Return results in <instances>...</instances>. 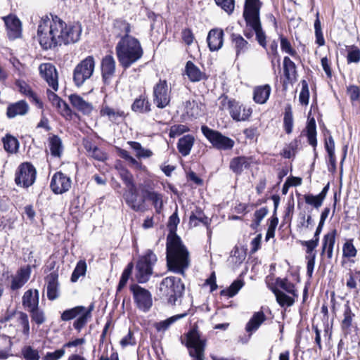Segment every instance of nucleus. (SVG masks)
Segmentation results:
<instances>
[{
  "label": "nucleus",
  "mask_w": 360,
  "mask_h": 360,
  "mask_svg": "<svg viewBox=\"0 0 360 360\" xmlns=\"http://www.w3.org/2000/svg\"><path fill=\"white\" fill-rule=\"evenodd\" d=\"M300 243L302 246L306 247V256H314V257H316V252L314 250L319 245V240L316 238H312L309 240H300Z\"/></svg>",
  "instance_id": "50"
},
{
  "label": "nucleus",
  "mask_w": 360,
  "mask_h": 360,
  "mask_svg": "<svg viewBox=\"0 0 360 360\" xmlns=\"http://www.w3.org/2000/svg\"><path fill=\"white\" fill-rule=\"evenodd\" d=\"M185 72L189 80L192 82H198L207 79L205 73L202 72L192 61L188 60L186 63Z\"/></svg>",
  "instance_id": "27"
},
{
  "label": "nucleus",
  "mask_w": 360,
  "mask_h": 360,
  "mask_svg": "<svg viewBox=\"0 0 360 360\" xmlns=\"http://www.w3.org/2000/svg\"><path fill=\"white\" fill-rule=\"evenodd\" d=\"M39 290L30 289L25 292L22 298V303L24 307L28 308L30 310L39 306Z\"/></svg>",
  "instance_id": "28"
},
{
  "label": "nucleus",
  "mask_w": 360,
  "mask_h": 360,
  "mask_svg": "<svg viewBox=\"0 0 360 360\" xmlns=\"http://www.w3.org/2000/svg\"><path fill=\"white\" fill-rule=\"evenodd\" d=\"M93 305H91L88 309H85L80 316L74 321L73 326L79 332L86 324L88 319L91 316Z\"/></svg>",
  "instance_id": "46"
},
{
  "label": "nucleus",
  "mask_w": 360,
  "mask_h": 360,
  "mask_svg": "<svg viewBox=\"0 0 360 360\" xmlns=\"http://www.w3.org/2000/svg\"><path fill=\"white\" fill-rule=\"evenodd\" d=\"M245 21L247 26L250 27L255 32L258 44L266 49V36L262 30L259 16L245 18Z\"/></svg>",
  "instance_id": "19"
},
{
  "label": "nucleus",
  "mask_w": 360,
  "mask_h": 360,
  "mask_svg": "<svg viewBox=\"0 0 360 360\" xmlns=\"http://www.w3.org/2000/svg\"><path fill=\"white\" fill-rule=\"evenodd\" d=\"M113 25L117 37L121 38L123 36H130L129 34L131 32V26L126 20L116 19Z\"/></svg>",
  "instance_id": "42"
},
{
  "label": "nucleus",
  "mask_w": 360,
  "mask_h": 360,
  "mask_svg": "<svg viewBox=\"0 0 360 360\" xmlns=\"http://www.w3.org/2000/svg\"><path fill=\"white\" fill-rule=\"evenodd\" d=\"M123 198L126 204L134 212H144L146 208L144 199H139V193L136 186L127 188L123 193Z\"/></svg>",
  "instance_id": "14"
},
{
  "label": "nucleus",
  "mask_w": 360,
  "mask_h": 360,
  "mask_svg": "<svg viewBox=\"0 0 360 360\" xmlns=\"http://www.w3.org/2000/svg\"><path fill=\"white\" fill-rule=\"evenodd\" d=\"M4 21L7 34L10 39H15L21 34V22L20 20L13 15H8L2 18Z\"/></svg>",
  "instance_id": "20"
},
{
  "label": "nucleus",
  "mask_w": 360,
  "mask_h": 360,
  "mask_svg": "<svg viewBox=\"0 0 360 360\" xmlns=\"http://www.w3.org/2000/svg\"><path fill=\"white\" fill-rule=\"evenodd\" d=\"M46 283L47 297L49 300L53 301L60 297V284L58 282V274L53 271L50 273L45 278Z\"/></svg>",
  "instance_id": "17"
},
{
  "label": "nucleus",
  "mask_w": 360,
  "mask_h": 360,
  "mask_svg": "<svg viewBox=\"0 0 360 360\" xmlns=\"http://www.w3.org/2000/svg\"><path fill=\"white\" fill-rule=\"evenodd\" d=\"M244 281L241 279L235 280L231 285L226 288L221 290L220 295L221 296H227L228 297H232L235 296L240 288L243 286Z\"/></svg>",
  "instance_id": "44"
},
{
  "label": "nucleus",
  "mask_w": 360,
  "mask_h": 360,
  "mask_svg": "<svg viewBox=\"0 0 360 360\" xmlns=\"http://www.w3.org/2000/svg\"><path fill=\"white\" fill-rule=\"evenodd\" d=\"M276 284L286 291L288 293L291 294L295 297L297 296L295 289V285L292 283L288 281L287 278H277L276 279Z\"/></svg>",
  "instance_id": "53"
},
{
  "label": "nucleus",
  "mask_w": 360,
  "mask_h": 360,
  "mask_svg": "<svg viewBox=\"0 0 360 360\" xmlns=\"http://www.w3.org/2000/svg\"><path fill=\"white\" fill-rule=\"evenodd\" d=\"M31 314L32 321L36 323L38 326L42 324L46 319L43 311L39 310V306L37 308H32L29 310Z\"/></svg>",
  "instance_id": "58"
},
{
  "label": "nucleus",
  "mask_w": 360,
  "mask_h": 360,
  "mask_svg": "<svg viewBox=\"0 0 360 360\" xmlns=\"http://www.w3.org/2000/svg\"><path fill=\"white\" fill-rule=\"evenodd\" d=\"M189 128L184 124L174 125L171 127L169 130V136L170 138H174L185 132L189 131Z\"/></svg>",
  "instance_id": "64"
},
{
  "label": "nucleus",
  "mask_w": 360,
  "mask_h": 360,
  "mask_svg": "<svg viewBox=\"0 0 360 360\" xmlns=\"http://www.w3.org/2000/svg\"><path fill=\"white\" fill-rule=\"evenodd\" d=\"M335 235L336 230L333 229L325 234L323 238L321 255H323L325 252H326L327 257L329 259L333 257V247L335 242Z\"/></svg>",
  "instance_id": "29"
},
{
  "label": "nucleus",
  "mask_w": 360,
  "mask_h": 360,
  "mask_svg": "<svg viewBox=\"0 0 360 360\" xmlns=\"http://www.w3.org/2000/svg\"><path fill=\"white\" fill-rule=\"evenodd\" d=\"M69 100L72 105L84 115H90L94 109L91 103L84 101L77 94H71Z\"/></svg>",
  "instance_id": "24"
},
{
  "label": "nucleus",
  "mask_w": 360,
  "mask_h": 360,
  "mask_svg": "<svg viewBox=\"0 0 360 360\" xmlns=\"http://www.w3.org/2000/svg\"><path fill=\"white\" fill-rule=\"evenodd\" d=\"M39 73L54 91L58 89V72L56 67L51 63H42L39 67Z\"/></svg>",
  "instance_id": "16"
},
{
  "label": "nucleus",
  "mask_w": 360,
  "mask_h": 360,
  "mask_svg": "<svg viewBox=\"0 0 360 360\" xmlns=\"http://www.w3.org/2000/svg\"><path fill=\"white\" fill-rule=\"evenodd\" d=\"M216 4L221 7L228 14L233 13L235 6V0H214Z\"/></svg>",
  "instance_id": "62"
},
{
  "label": "nucleus",
  "mask_w": 360,
  "mask_h": 360,
  "mask_svg": "<svg viewBox=\"0 0 360 360\" xmlns=\"http://www.w3.org/2000/svg\"><path fill=\"white\" fill-rule=\"evenodd\" d=\"M232 44L234 46L236 53V57L245 53L249 49V43L239 34L233 33L231 36Z\"/></svg>",
  "instance_id": "34"
},
{
  "label": "nucleus",
  "mask_w": 360,
  "mask_h": 360,
  "mask_svg": "<svg viewBox=\"0 0 360 360\" xmlns=\"http://www.w3.org/2000/svg\"><path fill=\"white\" fill-rule=\"evenodd\" d=\"M306 129H307V136L309 144L315 148L317 146V139H316V121L314 117H312L308 120Z\"/></svg>",
  "instance_id": "41"
},
{
  "label": "nucleus",
  "mask_w": 360,
  "mask_h": 360,
  "mask_svg": "<svg viewBox=\"0 0 360 360\" xmlns=\"http://www.w3.org/2000/svg\"><path fill=\"white\" fill-rule=\"evenodd\" d=\"M224 31L219 28L210 30L207 37L209 49L211 51H219L224 44Z\"/></svg>",
  "instance_id": "21"
},
{
  "label": "nucleus",
  "mask_w": 360,
  "mask_h": 360,
  "mask_svg": "<svg viewBox=\"0 0 360 360\" xmlns=\"http://www.w3.org/2000/svg\"><path fill=\"white\" fill-rule=\"evenodd\" d=\"M354 316V314L352 313L349 306L346 305L344 311V319L341 324L343 330H348L350 328Z\"/></svg>",
  "instance_id": "56"
},
{
  "label": "nucleus",
  "mask_w": 360,
  "mask_h": 360,
  "mask_svg": "<svg viewBox=\"0 0 360 360\" xmlns=\"http://www.w3.org/2000/svg\"><path fill=\"white\" fill-rule=\"evenodd\" d=\"M185 110L186 114L193 118H197L202 115L198 103L195 101H187L185 103Z\"/></svg>",
  "instance_id": "49"
},
{
  "label": "nucleus",
  "mask_w": 360,
  "mask_h": 360,
  "mask_svg": "<svg viewBox=\"0 0 360 360\" xmlns=\"http://www.w3.org/2000/svg\"><path fill=\"white\" fill-rule=\"evenodd\" d=\"M120 65L124 70L139 61L143 55L140 41L132 36H123L115 46Z\"/></svg>",
  "instance_id": "2"
},
{
  "label": "nucleus",
  "mask_w": 360,
  "mask_h": 360,
  "mask_svg": "<svg viewBox=\"0 0 360 360\" xmlns=\"http://www.w3.org/2000/svg\"><path fill=\"white\" fill-rule=\"evenodd\" d=\"M149 195H150L146 198V200L151 201L155 212L157 213H160L163 207L162 195L155 191L152 193H149Z\"/></svg>",
  "instance_id": "51"
},
{
  "label": "nucleus",
  "mask_w": 360,
  "mask_h": 360,
  "mask_svg": "<svg viewBox=\"0 0 360 360\" xmlns=\"http://www.w3.org/2000/svg\"><path fill=\"white\" fill-rule=\"evenodd\" d=\"M129 289L136 307L143 312H148L153 306L150 292L136 283L130 285Z\"/></svg>",
  "instance_id": "10"
},
{
  "label": "nucleus",
  "mask_w": 360,
  "mask_h": 360,
  "mask_svg": "<svg viewBox=\"0 0 360 360\" xmlns=\"http://www.w3.org/2000/svg\"><path fill=\"white\" fill-rule=\"evenodd\" d=\"M186 342L181 339V343L188 349L191 357L193 360H204V352L205 349L206 340L201 338V335L197 328H192L186 334Z\"/></svg>",
  "instance_id": "7"
},
{
  "label": "nucleus",
  "mask_w": 360,
  "mask_h": 360,
  "mask_svg": "<svg viewBox=\"0 0 360 360\" xmlns=\"http://www.w3.org/2000/svg\"><path fill=\"white\" fill-rule=\"evenodd\" d=\"M158 261V257L153 250H147L141 256L136 264V278L139 283L148 282L153 274V266Z\"/></svg>",
  "instance_id": "6"
},
{
  "label": "nucleus",
  "mask_w": 360,
  "mask_h": 360,
  "mask_svg": "<svg viewBox=\"0 0 360 360\" xmlns=\"http://www.w3.org/2000/svg\"><path fill=\"white\" fill-rule=\"evenodd\" d=\"M84 306H77L73 308L65 310L60 316V319L63 321H70L85 311Z\"/></svg>",
  "instance_id": "47"
},
{
  "label": "nucleus",
  "mask_w": 360,
  "mask_h": 360,
  "mask_svg": "<svg viewBox=\"0 0 360 360\" xmlns=\"http://www.w3.org/2000/svg\"><path fill=\"white\" fill-rule=\"evenodd\" d=\"M131 108L136 113L148 114L151 111V103L146 94H141L134 100Z\"/></svg>",
  "instance_id": "26"
},
{
  "label": "nucleus",
  "mask_w": 360,
  "mask_h": 360,
  "mask_svg": "<svg viewBox=\"0 0 360 360\" xmlns=\"http://www.w3.org/2000/svg\"><path fill=\"white\" fill-rule=\"evenodd\" d=\"M101 115L102 116H108L109 120L112 122L116 121L117 117H125V113L123 110H115L108 105L102 108L101 110Z\"/></svg>",
  "instance_id": "48"
},
{
  "label": "nucleus",
  "mask_w": 360,
  "mask_h": 360,
  "mask_svg": "<svg viewBox=\"0 0 360 360\" xmlns=\"http://www.w3.org/2000/svg\"><path fill=\"white\" fill-rule=\"evenodd\" d=\"M37 171L30 162H24L20 165L15 177V182L18 186L28 188L32 186L36 179Z\"/></svg>",
  "instance_id": "12"
},
{
  "label": "nucleus",
  "mask_w": 360,
  "mask_h": 360,
  "mask_svg": "<svg viewBox=\"0 0 360 360\" xmlns=\"http://www.w3.org/2000/svg\"><path fill=\"white\" fill-rule=\"evenodd\" d=\"M252 158L246 156H238L232 158L229 163V169L236 175H240L244 169H249L251 166Z\"/></svg>",
  "instance_id": "23"
},
{
  "label": "nucleus",
  "mask_w": 360,
  "mask_h": 360,
  "mask_svg": "<svg viewBox=\"0 0 360 360\" xmlns=\"http://www.w3.org/2000/svg\"><path fill=\"white\" fill-rule=\"evenodd\" d=\"M179 223L176 206L174 212L169 217L167 224L169 233L167 237L166 261L169 271L185 276V271L190 266L189 252L176 233Z\"/></svg>",
  "instance_id": "1"
},
{
  "label": "nucleus",
  "mask_w": 360,
  "mask_h": 360,
  "mask_svg": "<svg viewBox=\"0 0 360 360\" xmlns=\"http://www.w3.org/2000/svg\"><path fill=\"white\" fill-rule=\"evenodd\" d=\"M184 290V284L180 278L167 276L160 283L157 295L168 304L175 305L178 300L183 297Z\"/></svg>",
  "instance_id": "3"
},
{
  "label": "nucleus",
  "mask_w": 360,
  "mask_h": 360,
  "mask_svg": "<svg viewBox=\"0 0 360 360\" xmlns=\"http://www.w3.org/2000/svg\"><path fill=\"white\" fill-rule=\"evenodd\" d=\"M121 179L127 186V188L136 186L134 181V176L131 172L126 169H122L120 172Z\"/></svg>",
  "instance_id": "59"
},
{
  "label": "nucleus",
  "mask_w": 360,
  "mask_h": 360,
  "mask_svg": "<svg viewBox=\"0 0 360 360\" xmlns=\"http://www.w3.org/2000/svg\"><path fill=\"white\" fill-rule=\"evenodd\" d=\"M58 30L55 21L51 22L48 17L41 18L37 28V37L44 50H49L59 46Z\"/></svg>",
  "instance_id": "4"
},
{
  "label": "nucleus",
  "mask_w": 360,
  "mask_h": 360,
  "mask_svg": "<svg viewBox=\"0 0 360 360\" xmlns=\"http://www.w3.org/2000/svg\"><path fill=\"white\" fill-rule=\"evenodd\" d=\"M201 131L212 146L219 150H230L235 146L232 139L224 136L220 131L212 129L207 125L201 127Z\"/></svg>",
  "instance_id": "8"
},
{
  "label": "nucleus",
  "mask_w": 360,
  "mask_h": 360,
  "mask_svg": "<svg viewBox=\"0 0 360 360\" xmlns=\"http://www.w3.org/2000/svg\"><path fill=\"white\" fill-rule=\"evenodd\" d=\"M221 104L223 108H226L233 120L238 121H245L251 115L252 110L245 109L242 105L234 99H229L228 96L221 97Z\"/></svg>",
  "instance_id": "11"
},
{
  "label": "nucleus",
  "mask_w": 360,
  "mask_h": 360,
  "mask_svg": "<svg viewBox=\"0 0 360 360\" xmlns=\"http://www.w3.org/2000/svg\"><path fill=\"white\" fill-rule=\"evenodd\" d=\"M283 124L286 134H290L293 127V117L290 108L288 110L285 109L283 118Z\"/></svg>",
  "instance_id": "57"
},
{
  "label": "nucleus",
  "mask_w": 360,
  "mask_h": 360,
  "mask_svg": "<svg viewBox=\"0 0 360 360\" xmlns=\"http://www.w3.org/2000/svg\"><path fill=\"white\" fill-rule=\"evenodd\" d=\"M304 201L307 204L314 206L316 209L319 208L323 202L318 195L306 194L304 195Z\"/></svg>",
  "instance_id": "61"
},
{
  "label": "nucleus",
  "mask_w": 360,
  "mask_h": 360,
  "mask_svg": "<svg viewBox=\"0 0 360 360\" xmlns=\"http://www.w3.org/2000/svg\"><path fill=\"white\" fill-rule=\"evenodd\" d=\"M2 142L5 150L7 152L14 153L18 151L19 148V142L15 137L11 136V134H6L2 139Z\"/></svg>",
  "instance_id": "43"
},
{
  "label": "nucleus",
  "mask_w": 360,
  "mask_h": 360,
  "mask_svg": "<svg viewBox=\"0 0 360 360\" xmlns=\"http://www.w3.org/2000/svg\"><path fill=\"white\" fill-rule=\"evenodd\" d=\"M116 63L112 56L107 55L101 60V75L104 84H109L115 72Z\"/></svg>",
  "instance_id": "18"
},
{
  "label": "nucleus",
  "mask_w": 360,
  "mask_h": 360,
  "mask_svg": "<svg viewBox=\"0 0 360 360\" xmlns=\"http://www.w3.org/2000/svg\"><path fill=\"white\" fill-rule=\"evenodd\" d=\"M273 292L276 297L277 302L281 307H290L295 302L294 298L287 295L285 292L278 289H274Z\"/></svg>",
  "instance_id": "45"
},
{
  "label": "nucleus",
  "mask_w": 360,
  "mask_h": 360,
  "mask_svg": "<svg viewBox=\"0 0 360 360\" xmlns=\"http://www.w3.org/2000/svg\"><path fill=\"white\" fill-rule=\"evenodd\" d=\"M29 110V105L24 100L11 103L6 109V115L8 118H14L18 115H25Z\"/></svg>",
  "instance_id": "25"
},
{
  "label": "nucleus",
  "mask_w": 360,
  "mask_h": 360,
  "mask_svg": "<svg viewBox=\"0 0 360 360\" xmlns=\"http://www.w3.org/2000/svg\"><path fill=\"white\" fill-rule=\"evenodd\" d=\"M195 221L202 223L208 228L211 220L207 216H205V213L200 208L196 207L195 210L193 211L190 215L189 223L190 224H193V226H197L198 224L195 222Z\"/></svg>",
  "instance_id": "37"
},
{
  "label": "nucleus",
  "mask_w": 360,
  "mask_h": 360,
  "mask_svg": "<svg viewBox=\"0 0 360 360\" xmlns=\"http://www.w3.org/2000/svg\"><path fill=\"white\" fill-rule=\"evenodd\" d=\"M53 21L58 30L57 40L59 46L62 44L65 45L75 44L79 40L82 33V27L79 24L67 25L57 16L53 18Z\"/></svg>",
  "instance_id": "5"
},
{
  "label": "nucleus",
  "mask_w": 360,
  "mask_h": 360,
  "mask_svg": "<svg viewBox=\"0 0 360 360\" xmlns=\"http://www.w3.org/2000/svg\"><path fill=\"white\" fill-rule=\"evenodd\" d=\"M347 60L348 63H357L360 61V49L355 45L348 47Z\"/></svg>",
  "instance_id": "55"
},
{
  "label": "nucleus",
  "mask_w": 360,
  "mask_h": 360,
  "mask_svg": "<svg viewBox=\"0 0 360 360\" xmlns=\"http://www.w3.org/2000/svg\"><path fill=\"white\" fill-rule=\"evenodd\" d=\"M281 48L283 52H285L291 56H295L297 54L296 51L292 47L290 42L285 37H280Z\"/></svg>",
  "instance_id": "63"
},
{
  "label": "nucleus",
  "mask_w": 360,
  "mask_h": 360,
  "mask_svg": "<svg viewBox=\"0 0 360 360\" xmlns=\"http://www.w3.org/2000/svg\"><path fill=\"white\" fill-rule=\"evenodd\" d=\"M266 319V317L262 311L255 312L245 326L246 331L250 333L255 332Z\"/></svg>",
  "instance_id": "32"
},
{
  "label": "nucleus",
  "mask_w": 360,
  "mask_h": 360,
  "mask_svg": "<svg viewBox=\"0 0 360 360\" xmlns=\"http://www.w3.org/2000/svg\"><path fill=\"white\" fill-rule=\"evenodd\" d=\"M194 136L191 134L184 135L179 139L177 148L181 155L187 156L190 154L194 144Z\"/></svg>",
  "instance_id": "30"
},
{
  "label": "nucleus",
  "mask_w": 360,
  "mask_h": 360,
  "mask_svg": "<svg viewBox=\"0 0 360 360\" xmlns=\"http://www.w3.org/2000/svg\"><path fill=\"white\" fill-rule=\"evenodd\" d=\"M271 94V86L269 84L257 86L254 90L253 99L255 103L264 104L268 100Z\"/></svg>",
  "instance_id": "35"
},
{
  "label": "nucleus",
  "mask_w": 360,
  "mask_h": 360,
  "mask_svg": "<svg viewBox=\"0 0 360 360\" xmlns=\"http://www.w3.org/2000/svg\"><path fill=\"white\" fill-rule=\"evenodd\" d=\"M86 271V263L84 260H79L71 276V281L76 282L81 276L85 275Z\"/></svg>",
  "instance_id": "52"
},
{
  "label": "nucleus",
  "mask_w": 360,
  "mask_h": 360,
  "mask_svg": "<svg viewBox=\"0 0 360 360\" xmlns=\"http://www.w3.org/2000/svg\"><path fill=\"white\" fill-rule=\"evenodd\" d=\"M95 60L89 56L78 63L73 71V82L77 87L81 86L94 73Z\"/></svg>",
  "instance_id": "9"
},
{
  "label": "nucleus",
  "mask_w": 360,
  "mask_h": 360,
  "mask_svg": "<svg viewBox=\"0 0 360 360\" xmlns=\"http://www.w3.org/2000/svg\"><path fill=\"white\" fill-rule=\"evenodd\" d=\"M16 85L19 89V91L30 98H32L39 108H42L43 104L38 98L36 94L32 90L30 86L24 81H17Z\"/></svg>",
  "instance_id": "39"
},
{
  "label": "nucleus",
  "mask_w": 360,
  "mask_h": 360,
  "mask_svg": "<svg viewBox=\"0 0 360 360\" xmlns=\"http://www.w3.org/2000/svg\"><path fill=\"white\" fill-rule=\"evenodd\" d=\"M71 184L70 177L61 172H57L51 178L50 188L55 194H62L70 188Z\"/></svg>",
  "instance_id": "15"
},
{
  "label": "nucleus",
  "mask_w": 360,
  "mask_h": 360,
  "mask_svg": "<svg viewBox=\"0 0 360 360\" xmlns=\"http://www.w3.org/2000/svg\"><path fill=\"white\" fill-rule=\"evenodd\" d=\"M49 145L51 155L60 158L63 152L61 139L58 135H53L49 138Z\"/></svg>",
  "instance_id": "40"
},
{
  "label": "nucleus",
  "mask_w": 360,
  "mask_h": 360,
  "mask_svg": "<svg viewBox=\"0 0 360 360\" xmlns=\"http://www.w3.org/2000/svg\"><path fill=\"white\" fill-rule=\"evenodd\" d=\"M49 100L51 101L53 106H56L59 113L65 117H71L72 110L69 105L60 98L56 94L50 90L47 91Z\"/></svg>",
  "instance_id": "22"
},
{
  "label": "nucleus",
  "mask_w": 360,
  "mask_h": 360,
  "mask_svg": "<svg viewBox=\"0 0 360 360\" xmlns=\"http://www.w3.org/2000/svg\"><path fill=\"white\" fill-rule=\"evenodd\" d=\"M30 277V271L24 269H20L16 277L13 278L11 288L13 290H16L21 288L25 283L28 281Z\"/></svg>",
  "instance_id": "38"
},
{
  "label": "nucleus",
  "mask_w": 360,
  "mask_h": 360,
  "mask_svg": "<svg viewBox=\"0 0 360 360\" xmlns=\"http://www.w3.org/2000/svg\"><path fill=\"white\" fill-rule=\"evenodd\" d=\"M168 86L166 80H160L153 87V102L158 108H164L169 103Z\"/></svg>",
  "instance_id": "13"
},
{
  "label": "nucleus",
  "mask_w": 360,
  "mask_h": 360,
  "mask_svg": "<svg viewBox=\"0 0 360 360\" xmlns=\"http://www.w3.org/2000/svg\"><path fill=\"white\" fill-rule=\"evenodd\" d=\"M302 89L299 96V101L302 105H307L309 99L308 84L306 80H302Z\"/></svg>",
  "instance_id": "60"
},
{
  "label": "nucleus",
  "mask_w": 360,
  "mask_h": 360,
  "mask_svg": "<svg viewBox=\"0 0 360 360\" xmlns=\"http://www.w3.org/2000/svg\"><path fill=\"white\" fill-rule=\"evenodd\" d=\"M283 72L285 78L289 83L296 80V65L288 56L283 58Z\"/></svg>",
  "instance_id": "33"
},
{
  "label": "nucleus",
  "mask_w": 360,
  "mask_h": 360,
  "mask_svg": "<svg viewBox=\"0 0 360 360\" xmlns=\"http://www.w3.org/2000/svg\"><path fill=\"white\" fill-rule=\"evenodd\" d=\"M21 354L25 360H39L40 359L38 350L30 345L23 347Z\"/></svg>",
  "instance_id": "54"
},
{
  "label": "nucleus",
  "mask_w": 360,
  "mask_h": 360,
  "mask_svg": "<svg viewBox=\"0 0 360 360\" xmlns=\"http://www.w3.org/2000/svg\"><path fill=\"white\" fill-rule=\"evenodd\" d=\"M188 315L187 312L176 314L172 316L164 321H161L159 322H155L153 324L154 328L156 329L158 332H165L174 323L179 321L181 319L186 317Z\"/></svg>",
  "instance_id": "36"
},
{
  "label": "nucleus",
  "mask_w": 360,
  "mask_h": 360,
  "mask_svg": "<svg viewBox=\"0 0 360 360\" xmlns=\"http://www.w3.org/2000/svg\"><path fill=\"white\" fill-rule=\"evenodd\" d=\"M260 4L259 0H245L243 13L244 19L259 16Z\"/></svg>",
  "instance_id": "31"
}]
</instances>
